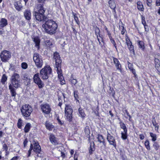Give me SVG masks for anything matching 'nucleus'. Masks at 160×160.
<instances>
[{"instance_id":"nucleus-1","label":"nucleus","mask_w":160,"mask_h":160,"mask_svg":"<svg viewBox=\"0 0 160 160\" xmlns=\"http://www.w3.org/2000/svg\"><path fill=\"white\" fill-rule=\"evenodd\" d=\"M42 27L47 33L52 35L56 32L58 25L55 21L52 20H48L42 25Z\"/></svg>"},{"instance_id":"nucleus-2","label":"nucleus","mask_w":160,"mask_h":160,"mask_svg":"<svg viewBox=\"0 0 160 160\" xmlns=\"http://www.w3.org/2000/svg\"><path fill=\"white\" fill-rule=\"evenodd\" d=\"M37 9H38V12H35L33 13L36 19L40 21L45 20L46 17L43 14L45 10L44 9L43 5L42 4H38Z\"/></svg>"},{"instance_id":"nucleus-3","label":"nucleus","mask_w":160,"mask_h":160,"mask_svg":"<svg viewBox=\"0 0 160 160\" xmlns=\"http://www.w3.org/2000/svg\"><path fill=\"white\" fill-rule=\"evenodd\" d=\"M52 72V69L49 66L47 65L40 71V76L42 79H47L48 78V75Z\"/></svg>"},{"instance_id":"nucleus-4","label":"nucleus","mask_w":160,"mask_h":160,"mask_svg":"<svg viewBox=\"0 0 160 160\" xmlns=\"http://www.w3.org/2000/svg\"><path fill=\"white\" fill-rule=\"evenodd\" d=\"M33 60L37 68H41L43 65V61L42 56L37 53L33 55Z\"/></svg>"},{"instance_id":"nucleus-5","label":"nucleus","mask_w":160,"mask_h":160,"mask_svg":"<svg viewBox=\"0 0 160 160\" xmlns=\"http://www.w3.org/2000/svg\"><path fill=\"white\" fill-rule=\"evenodd\" d=\"M21 111L23 116L28 117L30 115L32 109L30 105L26 104L22 106Z\"/></svg>"},{"instance_id":"nucleus-6","label":"nucleus","mask_w":160,"mask_h":160,"mask_svg":"<svg viewBox=\"0 0 160 160\" xmlns=\"http://www.w3.org/2000/svg\"><path fill=\"white\" fill-rule=\"evenodd\" d=\"M34 148H33V145L32 144H31L30 145V148L29 150L28 151V157H29L30 156V154L31 153L32 150L33 149V151L36 152V153H37L38 154L37 156L38 157H41V155H39V154H40L41 151V148L40 145L38 144V143L35 142L34 144Z\"/></svg>"},{"instance_id":"nucleus-7","label":"nucleus","mask_w":160,"mask_h":160,"mask_svg":"<svg viewBox=\"0 0 160 160\" xmlns=\"http://www.w3.org/2000/svg\"><path fill=\"white\" fill-rule=\"evenodd\" d=\"M73 109L72 107L68 105H66L65 108V115L68 120L70 122L72 118V113Z\"/></svg>"},{"instance_id":"nucleus-8","label":"nucleus","mask_w":160,"mask_h":160,"mask_svg":"<svg viewBox=\"0 0 160 160\" xmlns=\"http://www.w3.org/2000/svg\"><path fill=\"white\" fill-rule=\"evenodd\" d=\"M19 76L18 74L14 73L12 75L11 78V83L10 85H12V87L18 88L20 84H19Z\"/></svg>"},{"instance_id":"nucleus-9","label":"nucleus","mask_w":160,"mask_h":160,"mask_svg":"<svg viewBox=\"0 0 160 160\" xmlns=\"http://www.w3.org/2000/svg\"><path fill=\"white\" fill-rule=\"evenodd\" d=\"M0 57L2 62H7L11 58V53L9 51L3 50L1 52Z\"/></svg>"},{"instance_id":"nucleus-10","label":"nucleus","mask_w":160,"mask_h":160,"mask_svg":"<svg viewBox=\"0 0 160 160\" xmlns=\"http://www.w3.org/2000/svg\"><path fill=\"white\" fill-rule=\"evenodd\" d=\"M33 79L34 82L38 85L39 88H42L44 86V84L40 78L39 73H37L34 75Z\"/></svg>"},{"instance_id":"nucleus-11","label":"nucleus","mask_w":160,"mask_h":160,"mask_svg":"<svg viewBox=\"0 0 160 160\" xmlns=\"http://www.w3.org/2000/svg\"><path fill=\"white\" fill-rule=\"evenodd\" d=\"M58 53L55 52L54 53L53 59L55 61V66L59 67L61 66V60Z\"/></svg>"},{"instance_id":"nucleus-12","label":"nucleus","mask_w":160,"mask_h":160,"mask_svg":"<svg viewBox=\"0 0 160 160\" xmlns=\"http://www.w3.org/2000/svg\"><path fill=\"white\" fill-rule=\"evenodd\" d=\"M41 107L42 112L45 114H49L51 111V108L48 104H42L41 105Z\"/></svg>"},{"instance_id":"nucleus-13","label":"nucleus","mask_w":160,"mask_h":160,"mask_svg":"<svg viewBox=\"0 0 160 160\" xmlns=\"http://www.w3.org/2000/svg\"><path fill=\"white\" fill-rule=\"evenodd\" d=\"M55 67L57 68L58 77L60 80L61 84H64L65 83V81L64 80L62 74V71L61 70V66H59V67L55 66Z\"/></svg>"},{"instance_id":"nucleus-14","label":"nucleus","mask_w":160,"mask_h":160,"mask_svg":"<svg viewBox=\"0 0 160 160\" xmlns=\"http://www.w3.org/2000/svg\"><path fill=\"white\" fill-rule=\"evenodd\" d=\"M107 138L111 145H113L114 147H116V144L114 138L110 134H108Z\"/></svg>"},{"instance_id":"nucleus-15","label":"nucleus","mask_w":160,"mask_h":160,"mask_svg":"<svg viewBox=\"0 0 160 160\" xmlns=\"http://www.w3.org/2000/svg\"><path fill=\"white\" fill-rule=\"evenodd\" d=\"M126 43L131 53L134 54V50L132 44L131 42L129 39H127L126 40Z\"/></svg>"},{"instance_id":"nucleus-16","label":"nucleus","mask_w":160,"mask_h":160,"mask_svg":"<svg viewBox=\"0 0 160 160\" xmlns=\"http://www.w3.org/2000/svg\"><path fill=\"white\" fill-rule=\"evenodd\" d=\"M114 63L115 65V66L117 68V69L119 70L121 72V66L120 62H119L118 59L115 58H113Z\"/></svg>"},{"instance_id":"nucleus-17","label":"nucleus","mask_w":160,"mask_h":160,"mask_svg":"<svg viewBox=\"0 0 160 160\" xmlns=\"http://www.w3.org/2000/svg\"><path fill=\"white\" fill-rule=\"evenodd\" d=\"M24 16L26 19L29 20L31 19V12L30 10L27 9L24 12Z\"/></svg>"},{"instance_id":"nucleus-18","label":"nucleus","mask_w":160,"mask_h":160,"mask_svg":"<svg viewBox=\"0 0 160 160\" xmlns=\"http://www.w3.org/2000/svg\"><path fill=\"white\" fill-rule=\"evenodd\" d=\"M155 64L156 69L160 73V61L157 58L155 59Z\"/></svg>"},{"instance_id":"nucleus-19","label":"nucleus","mask_w":160,"mask_h":160,"mask_svg":"<svg viewBox=\"0 0 160 160\" xmlns=\"http://www.w3.org/2000/svg\"><path fill=\"white\" fill-rule=\"evenodd\" d=\"M49 139L50 141L52 144H58L57 138L53 134H51L50 135Z\"/></svg>"},{"instance_id":"nucleus-20","label":"nucleus","mask_w":160,"mask_h":160,"mask_svg":"<svg viewBox=\"0 0 160 160\" xmlns=\"http://www.w3.org/2000/svg\"><path fill=\"white\" fill-rule=\"evenodd\" d=\"M33 41L35 44V47L38 49L39 48L40 40L38 37H35L33 38Z\"/></svg>"},{"instance_id":"nucleus-21","label":"nucleus","mask_w":160,"mask_h":160,"mask_svg":"<svg viewBox=\"0 0 160 160\" xmlns=\"http://www.w3.org/2000/svg\"><path fill=\"white\" fill-rule=\"evenodd\" d=\"M8 24V21L7 19L4 18H2L0 21V28L4 27Z\"/></svg>"},{"instance_id":"nucleus-22","label":"nucleus","mask_w":160,"mask_h":160,"mask_svg":"<svg viewBox=\"0 0 160 160\" xmlns=\"http://www.w3.org/2000/svg\"><path fill=\"white\" fill-rule=\"evenodd\" d=\"M110 7L113 9H114L116 7V5L114 0H108Z\"/></svg>"},{"instance_id":"nucleus-23","label":"nucleus","mask_w":160,"mask_h":160,"mask_svg":"<svg viewBox=\"0 0 160 160\" xmlns=\"http://www.w3.org/2000/svg\"><path fill=\"white\" fill-rule=\"evenodd\" d=\"M45 126L46 128L49 130H52L54 128V126L52 125V123L48 121L46 122Z\"/></svg>"},{"instance_id":"nucleus-24","label":"nucleus","mask_w":160,"mask_h":160,"mask_svg":"<svg viewBox=\"0 0 160 160\" xmlns=\"http://www.w3.org/2000/svg\"><path fill=\"white\" fill-rule=\"evenodd\" d=\"M14 6L15 8L18 11H20L22 8V6L20 2H15Z\"/></svg>"},{"instance_id":"nucleus-25","label":"nucleus","mask_w":160,"mask_h":160,"mask_svg":"<svg viewBox=\"0 0 160 160\" xmlns=\"http://www.w3.org/2000/svg\"><path fill=\"white\" fill-rule=\"evenodd\" d=\"M137 7L138 10L141 11H143L144 10L143 5L141 2H137Z\"/></svg>"},{"instance_id":"nucleus-26","label":"nucleus","mask_w":160,"mask_h":160,"mask_svg":"<svg viewBox=\"0 0 160 160\" xmlns=\"http://www.w3.org/2000/svg\"><path fill=\"white\" fill-rule=\"evenodd\" d=\"M121 138L123 140H125L127 138V130L123 131L121 132Z\"/></svg>"},{"instance_id":"nucleus-27","label":"nucleus","mask_w":160,"mask_h":160,"mask_svg":"<svg viewBox=\"0 0 160 160\" xmlns=\"http://www.w3.org/2000/svg\"><path fill=\"white\" fill-rule=\"evenodd\" d=\"M9 89L10 90L12 96L14 97L16 95V92L15 91V89L12 87V85H10L9 86Z\"/></svg>"},{"instance_id":"nucleus-28","label":"nucleus","mask_w":160,"mask_h":160,"mask_svg":"<svg viewBox=\"0 0 160 160\" xmlns=\"http://www.w3.org/2000/svg\"><path fill=\"white\" fill-rule=\"evenodd\" d=\"M78 112L80 114V116H81V117L83 118H84L85 117L86 114L84 113V111L81 108H80L78 109Z\"/></svg>"},{"instance_id":"nucleus-29","label":"nucleus","mask_w":160,"mask_h":160,"mask_svg":"<svg viewBox=\"0 0 160 160\" xmlns=\"http://www.w3.org/2000/svg\"><path fill=\"white\" fill-rule=\"evenodd\" d=\"M95 32L96 33V34L97 36V38L98 39V40L99 43H100V41H99V38H100V30L99 28H96L95 29Z\"/></svg>"},{"instance_id":"nucleus-30","label":"nucleus","mask_w":160,"mask_h":160,"mask_svg":"<svg viewBox=\"0 0 160 160\" xmlns=\"http://www.w3.org/2000/svg\"><path fill=\"white\" fill-rule=\"evenodd\" d=\"M31 125L30 123H28L26 124L24 129V132H25L27 133L29 131L31 127Z\"/></svg>"},{"instance_id":"nucleus-31","label":"nucleus","mask_w":160,"mask_h":160,"mask_svg":"<svg viewBox=\"0 0 160 160\" xmlns=\"http://www.w3.org/2000/svg\"><path fill=\"white\" fill-rule=\"evenodd\" d=\"M150 137L152 138V141H155L157 139V136L156 134L152 132L150 133Z\"/></svg>"},{"instance_id":"nucleus-32","label":"nucleus","mask_w":160,"mask_h":160,"mask_svg":"<svg viewBox=\"0 0 160 160\" xmlns=\"http://www.w3.org/2000/svg\"><path fill=\"white\" fill-rule=\"evenodd\" d=\"M7 77L6 75L4 74L2 77L1 80V82L3 84H4L5 83V82L7 81Z\"/></svg>"},{"instance_id":"nucleus-33","label":"nucleus","mask_w":160,"mask_h":160,"mask_svg":"<svg viewBox=\"0 0 160 160\" xmlns=\"http://www.w3.org/2000/svg\"><path fill=\"white\" fill-rule=\"evenodd\" d=\"M139 47L142 50H143L144 49V42L142 41L138 42Z\"/></svg>"},{"instance_id":"nucleus-34","label":"nucleus","mask_w":160,"mask_h":160,"mask_svg":"<svg viewBox=\"0 0 160 160\" xmlns=\"http://www.w3.org/2000/svg\"><path fill=\"white\" fill-rule=\"evenodd\" d=\"M145 145L148 150H150V147L149 145V142L148 140H146L145 142Z\"/></svg>"},{"instance_id":"nucleus-35","label":"nucleus","mask_w":160,"mask_h":160,"mask_svg":"<svg viewBox=\"0 0 160 160\" xmlns=\"http://www.w3.org/2000/svg\"><path fill=\"white\" fill-rule=\"evenodd\" d=\"M72 14L76 22L78 25L80 23V22L78 20V18L76 14L72 12Z\"/></svg>"},{"instance_id":"nucleus-36","label":"nucleus","mask_w":160,"mask_h":160,"mask_svg":"<svg viewBox=\"0 0 160 160\" xmlns=\"http://www.w3.org/2000/svg\"><path fill=\"white\" fill-rule=\"evenodd\" d=\"M22 121L21 118L18 119L17 123V126L19 128H21L22 124Z\"/></svg>"},{"instance_id":"nucleus-37","label":"nucleus","mask_w":160,"mask_h":160,"mask_svg":"<svg viewBox=\"0 0 160 160\" xmlns=\"http://www.w3.org/2000/svg\"><path fill=\"white\" fill-rule=\"evenodd\" d=\"M153 147L156 150H158L159 148V145L156 142H155L153 144Z\"/></svg>"},{"instance_id":"nucleus-38","label":"nucleus","mask_w":160,"mask_h":160,"mask_svg":"<svg viewBox=\"0 0 160 160\" xmlns=\"http://www.w3.org/2000/svg\"><path fill=\"white\" fill-rule=\"evenodd\" d=\"M84 132L87 135H89V134L90 132L88 127H85Z\"/></svg>"},{"instance_id":"nucleus-39","label":"nucleus","mask_w":160,"mask_h":160,"mask_svg":"<svg viewBox=\"0 0 160 160\" xmlns=\"http://www.w3.org/2000/svg\"><path fill=\"white\" fill-rule=\"evenodd\" d=\"M120 127L123 129V131L127 130L126 127L123 123L120 122Z\"/></svg>"},{"instance_id":"nucleus-40","label":"nucleus","mask_w":160,"mask_h":160,"mask_svg":"<svg viewBox=\"0 0 160 160\" xmlns=\"http://www.w3.org/2000/svg\"><path fill=\"white\" fill-rule=\"evenodd\" d=\"M22 67L23 69H26L28 67V64L26 62H22L21 64Z\"/></svg>"},{"instance_id":"nucleus-41","label":"nucleus","mask_w":160,"mask_h":160,"mask_svg":"<svg viewBox=\"0 0 160 160\" xmlns=\"http://www.w3.org/2000/svg\"><path fill=\"white\" fill-rule=\"evenodd\" d=\"M110 41H111V42L113 44L114 47L117 49L116 44L115 41L113 40V39L112 38H110Z\"/></svg>"},{"instance_id":"nucleus-42","label":"nucleus","mask_w":160,"mask_h":160,"mask_svg":"<svg viewBox=\"0 0 160 160\" xmlns=\"http://www.w3.org/2000/svg\"><path fill=\"white\" fill-rule=\"evenodd\" d=\"M71 80L72 83L74 85H75L77 82V81L76 79L71 78Z\"/></svg>"},{"instance_id":"nucleus-43","label":"nucleus","mask_w":160,"mask_h":160,"mask_svg":"<svg viewBox=\"0 0 160 160\" xmlns=\"http://www.w3.org/2000/svg\"><path fill=\"white\" fill-rule=\"evenodd\" d=\"M142 18V22L143 25L145 24H146V22L145 21V18L144 17L142 16H141Z\"/></svg>"},{"instance_id":"nucleus-44","label":"nucleus","mask_w":160,"mask_h":160,"mask_svg":"<svg viewBox=\"0 0 160 160\" xmlns=\"http://www.w3.org/2000/svg\"><path fill=\"white\" fill-rule=\"evenodd\" d=\"M128 68L131 70L133 69L132 67V64L129 62H128Z\"/></svg>"},{"instance_id":"nucleus-45","label":"nucleus","mask_w":160,"mask_h":160,"mask_svg":"<svg viewBox=\"0 0 160 160\" xmlns=\"http://www.w3.org/2000/svg\"><path fill=\"white\" fill-rule=\"evenodd\" d=\"M147 5L148 7H151L152 5V0H146Z\"/></svg>"},{"instance_id":"nucleus-46","label":"nucleus","mask_w":160,"mask_h":160,"mask_svg":"<svg viewBox=\"0 0 160 160\" xmlns=\"http://www.w3.org/2000/svg\"><path fill=\"white\" fill-rule=\"evenodd\" d=\"M105 29L107 30V33H108V35L109 39L112 38L111 36V34L109 31H108V28L106 27H105Z\"/></svg>"},{"instance_id":"nucleus-47","label":"nucleus","mask_w":160,"mask_h":160,"mask_svg":"<svg viewBox=\"0 0 160 160\" xmlns=\"http://www.w3.org/2000/svg\"><path fill=\"white\" fill-rule=\"evenodd\" d=\"M74 97L76 100H78V91H74Z\"/></svg>"},{"instance_id":"nucleus-48","label":"nucleus","mask_w":160,"mask_h":160,"mask_svg":"<svg viewBox=\"0 0 160 160\" xmlns=\"http://www.w3.org/2000/svg\"><path fill=\"white\" fill-rule=\"evenodd\" d=\"M3 148L6 151H7L8 149V147L6 144H4L3 145Z\"/></svg>"},{"instance_id":"nucleus-49","label":"nucleus","mask_w":160,"mask_h":160,"mask_svg":"<svg viewBox=\"0 0 160 160\" xmlns=\"http://www.w3.org/2000/svg\"><path fill=\"white\" fill-rule=\"evenodd\" d=\"M28 139L27 138L25 139V140H24V141L23 143L24 147H25L26 146L27 144L28 143Z\"/></svg>"},{"instance_id":"nucleus-50","label":"nucleus","mask_w":160,"mask_h":160,"mask_svg":"<svg viewBox=\"0 0 160 160\" xmlns=\"http://www.w3.org/2000/svg\"><path fill=\"white\" fill-rule=\"evenodd\" d=\"M143 25H144L145 31H148L149 30V28H148V25H147L146 24H144Z\"/></svg>"},{"instance_id":"nucleus-51","label":"nucleus","mask_w":160,"mask_h":160,"mask_svg":"<svg viewBox=\"0 0 160 160\" xmlns=\"http://www.w3.org/2000/svg\"><path fill=\"white\" fill-rule=\"evenodd\" d=\"M131 72L133 73L134 76L136 77L137 76V74H136V71L134 69H133L132 70H130Z\"/></svg>"},{"instance_id":"nucleus-52","label":"nucleus","mask_w":160,"mask_h":160,"mask_svg":"<svg viewBox=\"0 0 160 160\" xmlns=\"http://www.w3.org/2000/svg\"><path fill=\"white\" fill-rule=\"evenodd\" d=\"M152 123L153 126L155 127V129H156V128H157V129H158V126L156 122H152Z\"/></svg>"},{"instance_id":"nucleus-53","label":"nucleus","mask_w":160,"mask_h":160,"mask_svg":"<svg viewBox=\"0 0 160 160\" xmlns=\"http://www.w3.org/2000/svg\"><path fill=\"white\" fill-rule=\"evenodd\" d=\"M45 43L47 45L49 46L52 45L51 42H50L49 40H46L45 42Z\"/></svg>"},{"instance_id":"nucleus-54","label":"nucleus","mask_w":160,"mask_h":160,"mask_svg":"<svg viewBox=\"0 0 160 160\" xmlns=\"http://www.w3.org/2000/svg\"><path fill=\"white\" fill-rule=\"evenodd\" d=\"M156 4L157 6H160V0H156Z\"/></svg>"},{"instance_id":"nucleus-55","label":"nucleus","mask_w":160,"mask_h":160,"mask_svg":"<svg viewBox=\"0 0 160 160\" xmlns=\"http://www.w3.org/2000/svg\"><path fill=\"white\" fill-rule=\"evenodd\" d=\"M92 145V144H94V143H91V145H90V149L89 150V153L90 154H91L92 153V151L93 150V149L92 148H91V145Z\"/></svg>"},{"instance_id":"nucleus-56","label":"nucleus","mask_w":160,"mask_h":160,"mask_svg":"<svg viewBox=\"0 0 160 160\" xmlns=\"http://www.w3.org/2000/svg\"><path fill=\"white\" fill-rule=\"evenodd\" d=\"M139 136L140 139L141 140H143L144 138V136L142 134H140Z\"/></svg>"},{"instance_id":"nucleus-57","label":"nucleus","mask_w":160,"mask_h":160,"mask_svg":"<svg viewBox=\"0 0 160 160\" xmlns=\"http://www.w3.org/2000/svg\"><path fill=\"white\" fill-rule=\"evenodd\" d=\"M18 159L17 157H14L11 160H17Z\"/></svg>"},{"instance_id":"nucleus-58","label":"nucleus","mask_w":160,"mask_h":160,"mask_svg":"<svg viewBox=\"0 0 160 160\" xmlns=\"http://www.w3.org/2000/svg\"><path fill=\"white\" fill-rule=\"evenodd\" d=\"M126 114H127V115L128 116L129 118H131V116L129 114V112L127 110L126 111Z\"/></svg>"},{"instance_id":"nucleus-59","label":"nucleus","mask_w":160,"mask_h":160,"mask_svg":"<svg viewBox=\"0 0 160 160\" xmlns=\"http://www.w3.org/2000/svg\"><path fill=\"white\" fill-rule=\"evenodd\" d=\"M57 119H58V122H59V123L60 124L62 125L63 124V122H62L61 121L59 118H58Z\"/></svg>"},{"instance_id":"nucleus-60","label":"nucleus","mask_w":160,"mask_h":160,"mask_svg":"<svg viewBox=\"0 0 160 160\" xmlns=\"http://www.w3.org/2000/svg\"><path fill=\"white\" fill-rule=\"evenodd\" d=\"M61 156L63 157V158H64L65 157V154L63 152H61Z\"/></svg>"},{"instance_id":"nucleus-61","label":"nucleus","mask_w":160,"mask_h":160,"mask_svg":"<svg viewBox=\"0 0 160 160\" xmlns=\"http://www.w3.org/2000/svg\"><path fill=\"white\" fill-rule=\"evenodd\" d=\"M70 153L72 155L74 153V151L73 150H71L70 151Z\"/></svg>"},{"instance_id":"nucleus-62","label":"nucleus","mask_w":160,"mask_h":160,"mask_svg":"<svg viewBox=\"0 0 160 160\" xmlns=\"http://www.w3.org/2000/svg\"><path fill=\"white\" fill-rule=\"evenodd\" d=\"M3 132L2 131H0V137H2Z\"/></svg>"},{"instance_id":"nucleus-63","label":"nucleus","mask_w":160,"mask_h":160,"mask_svg":"<svg viewBox=\"0 0 160 160\" xmlns=\"http://www.w3.org/2000/svg\"><path fill=\"white\" fill-rule=\"evenodd\" d=\"M109 113L111 115V116L112 117L113 116V114L112 113L111 111H109Z\"/></svg>"},{"instance_id":"nucleus-64","label":"nucleus","mask_w":160,"mask_h":160,"mask_svg":"<svg viewBox=\"0 0 160 160\" xmlns=\"http://www.w3.org/2000/svg\"><path fill=\"white\" fill-rule=\"evenodd\" d=\"M158 13L159 14H160V8H159L158 11Z\"/></svg>"}]
</instances>
